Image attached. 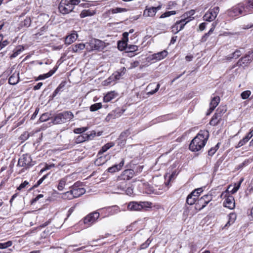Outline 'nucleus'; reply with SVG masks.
<instances>
[{"label":"nucleus","mask_w":253,"mask_h":253,"mask_svg":"<svg viewBox=\"0 0 253 253\" xmlns=\"http://www.w3.org/2000/svg\"><path fill=\"white\" fill-rule=\"evenodd\" d=\"M253 12V0H245L233 6L227 11V14L231 17L240 15H246Z\"/></svg>","instance_id":"1"},{"label":"nucleus","mask_w":253,"mask_h":253,"mask_svg":"<svg viewBox=\"0 0 253 253\" xmlns=\"http://www.w3.org/2000/svg\"><path fill=\"white\" fill-rule=\"evenodd\" d=\"M209 136L208 131L201 130L191 141L189 144V149L193 152H197L200 150L205 146Z\"/></svg>","instance_id":"2"},{"label":"nucleus","mask_w":253,"mask_h":253,"mask_svg":"<svg viewBox=\"0 0 253 253\" xmlns=\"http://www.w3.org/2000/svg\"><path fill=\"white\" fill-rule=\"evenodd\" d=\"M74 117L73 113L69 111H65L55 115L52 119L54 124H62L69 122Z\"/></svg>","instance_id":"3"},{"label":"nucleus","mask_w":253,"mask_h":253,"mask_svg":"<svg viewBox=\"0 0 253 253\" xmlns=\"http://www.w3.org/2000/svg\"><path fill=\"white\" fill-rule=\"evenodd\" d=\"M106 47L105 43L99 40L93 39L86 42V49L88 51L98 50L102 51Z\"/></svg>","instance_id":"4"},{"label":"nucleus","mask_w":253,"mask_h":253,"mask_svg":"<svg viewBox=\"0 0 253 253\" xmlns=\"http://www.w3.org/2000/svg\"><path fill=\"white\" fill-rule=\"evenodd\" d=\"M152 203L148 202H129L127 205V209L130 211H138L143 209L151 207Z\"/></svg>","instance_id":"5"},{"label":"nucleus","mask_w":253,"mask_h":253,"mask_svg":"<svg viewBox=\"0 0 253 253\" xmlns=\"http://www.w3.org/2000/svg\"><path fill=\"white\" fill-rule=\"evenodd\" d=\"M219 12V7L218 6L211 8L203 16V20L207 22H212L216 18Z\"/></svg>","instance_id":"6"},{"label":"nucleus","mask_w":253,"mask_h":253,"mask_svg":"<svg viewBox=\"0 0 253 253\" xmlns=\"http://www.w3.org/2000/svg\"><path fill=\"white\" fill-rule=\"evenodd\" d=\"M74 7L71 4L68 0H61L59 6V12L63 14H68L73 10Z\"/></svg>","instance_id":"7"},{"label":"nucleus","mask_w":253,"mask_h":253,"mask_svg":"<svg viewBox=\"0 0 253 253\" xmlns=\"http://www.w3.org/2000/svg\"><path fill=\"white\" fill-rule=\"evenodd\" d=\"M34 162L32 161L31 156L29 154H24L18 160L17 166L21 167L28 168L34 165Z\"/></svg>","instance_id":"8"},{"label":"nucleus","mask_w":253,"mask_h":253,"mask_svg":"<svg viewBox=\"0 0 253 253\" xmlns=\"http://www.w3.org/2000/svg\"><path fill=\"white\" fill-rule=\"evenodd\" d=\"M99 215V213L96 211L91 212L84 218L83 222L86 227H89L96 221Z\"/></svg>","instance_id":"9"},{"label":"nucleus","mask_w":253,"mask_h":253,"mask_svg":"<svg viewBox=\"0 0 253 253\" xmlns=\"http://www.w3.org/2000/svg\"><path fill=\"white\" fill-rule=\"evenodd\" d=\"M222 196L225 197V199L223 203L224 206L230 210L234 209L235 207V203L233 196L229 195L227 192L222 193L221 197Z\"/></svg>","instance_id":"10"},{"label":"nucleus","mask_w":253,"mask_h":253,"mask_svg":"<svg viewBox=\"0 0 253 253\" xmlns=\"http://www.w3.org/2000/svg\"><path fill=\"white\" fill-rule=\"evenodd\" d=\"M134 175L133 170L127 169L124 170L117 178L118 181H123L126 182L132 178Z\"/></svg>","instance_id":"11"},{"label":"nucleus","mask_w":253,"mask_h":253,"mask_svg":"<svg viewBox=\"0 0 253 253\" xmlns=\"http://www.w3.org/2000/svg\"><path fill=\"white\" fill-rule=\"evenodd\" d=\"M203 191L202 188H199L193 190L187 197L186 203L190 205H192L196 203L197 198L195 193H201Z\"/></svg>","instance_id":"12"},{"label":"nucleus","mask_w":253,"mask_h":253,"mask_svg":"<svg viewBox=\"0 0 253 253\" xmlns=\"http://www.w3.org/2000/svg\"><path fill=\"white\" fill-rule=\"evenodd\" d=\"M253 60V50L249 51L244 57L241 58L238 62L239 66H246Z\"/></svg>","instance_id":"13"},{"label":"nucleus","mask_w":253,"mask_h":253,"mask_svg":"<svg viewBox=\"0 0 253 253\" xmlns=\"http://www.w3.org/2000/svg\"><path fill=\"white\" fill-rule=\"evenodd\" d=\"M162 5H159L157 7H146L145 9L143 12V15L146 17H153L154 16L157 11L161 9Z\"/></svg>","instance_id":"14"},{"label":"nucleus","mask_w":253,"mask_h":253,"mask_svg":"<svg viewBox=\"0 0 253 253\" xmlns=\"http://www.w3.org/2000/svg\"><path fill=\"white\" fill-rule=\"evenodd\" d=\"M220 101V98L218 96L214 97L211 100L210 103V107L207 113V115H209L218 105Z\"/></svg>","instance_id":"15"},{"label":"nucleus","mask_w":253,"mask_h":253,"mask_svg":"<svg viewBox=\"0 0 253 253\" xmlns=\"http://www.w3.org/2000/svg\"><path fill=\"white\" fill-rule=\"evenodd\" d=\"M19 72L15 71L9 77L8 83L12 85L16 84L19 81Z\"/></svg>","instance_id":"16"},{"label":"nucleus","mask_w":253,"mask_h":253,"mask_svg":"<svg viewBox=\"0 0 253 253\" xmlns=\"http://www.w3.org/2000/svg\"><path fill=\"white\" fill-rule=\"evenodd\" d=\"M167 55L168 52L164 50L162 51L152 54L151 59L155 61H159L164 59Z\"/></svg>","instance_id":"17"},{"label":"nucleus","mask_w":253,"mask_h":253,"mask_svg":"<svg viewBox=\"0 0 253 253\" xmlns=\"http://www.w3.org/2000/svg\"><path fill=\"white\" fill-rule=\"evenodd\" d=\"M74 198H78L85 192V190L84 188H76L75 186L71 189Z\"/></svg>","instance_id":"18"},{"label":"nucleus","mask_w":253,"mask_h":253,"mask_svg":"<svg viewBox=\"0 0 253 253\" xmlns=\"http://www.w3.org/2000/svg\"><path fill=\"white\" fill-rule=\"evenodd\" d=\"M118 93L115 91H111L107 92L103 97V101L104 102H109L112 99L117 97Z\"/></svg>","instance_id":"19"},{"label":"nucleus","mask_w":253,"mask_h":253,"mask_svg":"<svg viewBox=\"0 0 253 253\" xmlns=\"http://www.w3.org/2000/svg\"><path fill=\"white\" fill-rule=\"evenodd\" d=\"M124 160H122L121 162L117 165H115L112 167L109 168L107 169L108 172L111 173H114L116 171H119L121 169L123 166L124 165Z\"/></svg>","instance_id":"20"},{"label":"nucleus","mask_w":253,"mask_h":253,"mask_svg":"<svg viewBox=\"0 0 253 253\" xmlns=\"http://www.w3.org/2000/svg\"><path fill=\"white\" fill-rule=\"evenodd\" d=\"M91 137H93L91 134H88L84 133L82 135H79L75 139V142L76 143H81L85 141L88 140L90 139Z\"/></svg>","instance_id":"21"},{"label":"nucleus","mask_w":253,"mask_h":253,"mask_svg":"<svg viewBox=\"0 0 253 253\" xmlns=\"http://www.w3.org/2000/svg\"><path fill=\"white\" fill-rule=\"evenodd\" d=\"M86 47V43L84 44L80 43L77 44L72 45L69 49H71L73 52H78L79 51L83 50L84 48Z\"/></svg>","instance_id":"22"},{"label":"nucleus","mask_w":253,"mask_h":253,"mask_svg":"<svg viewBox=\"0 0 253 253\" xmlns=\"http://www.w3.org/2000/svg\"><path fill=\"white\" fill-rule=\"evenodd\" d=\"M123 113V112H122ZM121 113L120 109H117L109 113L106 118V120L109 121L111 119H114L116 118L119 117L121 116Z\"/></svg>","instance_id":"23"},{"label":"nucleus","mask_w":253,"mask_h":253,"mask_svg":"<svg viewBox=\"0 0 253 253\" xmlns=\"http://www.w3.org/2000/svg\"><path fill=\"white\" fill-rule=\"evenodd\" d=\"M217 23L216 22H213L211 24V28L209 30V31L206 33L201 38V42H205L207 40L209 36L212 33L214 29L217 25Z\"/></svg>","instance_id":"24"},{"label":"nucleus","mask_w":253,"mask_h":253,"mask_svg":"<svg viewBox=\"0 0 253 253\" xmlns=\"http://www.w3.org/2000/svg\"><path fill=\"white\" fill-rule=\"evenodd\" d=\"M106 210L110 215L116 214L121 211L120 207L116 205L107 207L106 208Z\"/></svg>","instance_id":"25"},{"label":"nucleus","mask_w":253,"mask_h":253,"mask_svg":"<svg viewBox=\"0 0 253 253\" xmlns=\"http://www.w3.org/2000/svg\"><path fill=\"white\" fill-rule=\"evenodd\" d=\"M207 204L206 202L201 197L195 203V209L197 210L200 211L204 209Z\"/></svg>","instance_id":"26"},{"label":"nucleus","mask_w":253,"mask_h":253,"mask_svg":"<svg viewBox=\"0 0 253 253\" xmlns=\"http://www.w3.org/2000/svg\"><path fill=\"white\" fill-rule=\"evenodd\" d=\"M78 38V35L76 33H73L66 37L65 42L66 44H70L75 42Z\"/></svg>","instance_id":"27"},{"label":"nucleus","mask_w":253,"mask_h":253,"mask_svg":"<svg viewBox=\"0 0 253 253\" xmlns=\"http://www.w3.org/2000/svg\"><path fill=\"white\" fill-rule=\"evenodd\" d=\"M221 118L220 115H219L218 114L215 113L211 119L210 124L213 126H216L219 123Z\"/></svg>","instance_id":"28"},{"label":"nucleus","mask_w":253,"mask_h":253,"mask_svg":"<svg viewBox=\"0 0 253 253\" xmlns=\"http://www.w3.org/2000/svg\"><path fill=\"white\" fill-rule=\"evenodd\" d=\"M117 182H119L117 181ZM126 187V183L125 181H123L122 182H118L116 184V187L118 190V191L116 192L117 193L121 194L123 192L125 191V189Z\"/></svg>","instance_id":"29"},{"label":"nucleus","mask_w":253,"mask_h":253,"mask_svg":"<svg viewBox=\"0 0 253 253\" xmlns=\"http://www.w3.org/2000/svg\"><path fill=\"white\" fill-rule=\"evenodd\" d=\"M195 14V10H191L188 12H185L183 14L181 17L182 19H185L187 20H189V22L194 19V17L192 16Z\"/></svg>","instance_id":"30"},{"label":"nucleus","mask_w":253,"mask_h":253,"mask_svg":"<svg viewBox=\"0 0 253 253\" xmlns=\"http://www.w3.org/2000/svg\"><path fill=\"white\" fill-rule=\"evenodd\" d=\"M31 24V19L29 17H26V18L22 21H21L19 25V28H22L23 27L28 28Z\"/></svg>","instance_id":"31"},{"label":"nucleus","mask_w":253,"mask_h":253,"mask_svg":"<svg viewBox=\"0 0 253 253\" xmlns=\"http://www.w3.org/2000/svg\"><path fill=\"white\" fill-rule=\"evenodd\" d=\"M114 144L113 142H110L103 146L98 153V156H101L104 152H106L109 149L114 146Z\"/></svg>","instance_id":"32"},{"label":"nucleus","mask_w":253,"mask_h":253,"mask_svg":"<svg viewBox=\"0 0 253 253\" xmlns=\"http://www.w3.org/2000/svg\"><path fill=\"white\" fill-rule=\"evenodd\" d=\"M236 217H237V216L235 213H230L228 215V221L227 222V223L225 224V225L224 226V227L225 228V227H228V226H230L231 225H232V224H233L236 219Z\"/></svg>","instance_id":"33"},{"label":"nucleus","mask_w":253,"mask_h":253,"mask_svg":"<svg viewBox=\"0 0 253 253\" xmlns=\"http://www.w3.org/2000/svg\"><path fill=\"white\" fill-rule=\"evenodd\" d=\"M110 157L109 156H105V157L99 156L95 162V165L100 166L105 163Z\"/></svg>","instance_id":"34"},{"label":"nucleus","mask_w":253,"mask_h":253,"mask_svg":"<svg viewBox=\"0 0 253 253\" xmlns=\"http://www.w3.org/2000/svg\"><path fill=\"white\" fill-rule=\"evenodd\" d=\"M130 134V131L129 129L122 132L119 138V140H121L122 141L121 142V143H123V144H124L127 137Z\"/></svg>","instance_id":"35"},{"label":"nucleus","mask_w":253,"mask_h":253,"mask_svg":"<svg viewBox=\"0 0 253 253\" xmlns=\"http://www.w3.org/2000/svg\"><path fill=\"white\" fill-rule=\"evenodd\" d=\"M24 50V47L19 45L14 50L13 54L10 56L11 58H15L20 54Z\"/></svg>","instance_id":"36"},{"label":"nucleus","mask_w":253,"mask_h":253,"mask_svg":"<svg viewBox=\"0 0 253 253\" xmlns=\"http://www.w3.org/2000/svg\"><path fill=\"white\" fill-rule=\"evenodd\" d=\"M65 85V83H61L53 92L52 97H55L58 93L62 92Z\"/></svg>","instance_id":"37"},{"label":"nucleus","mask_w":253,"mask_h":253,"mask_svg":"<svg viewBox=\"0 0 253 253\" xmlns=\"http://www.w3.org/2000/svg\"><path fill=\"white\" fill-rule=\"evenodd\" d=\"M95 14V12L94 11H91L89 9L88 10H84L80 13V17L81 18H84L87 16H91Z\"/></svg>","instance_id":"38"},{"label":"nucleus","mask_w":253,"mask_h":253,"mask_svg":"<svg viewBox=\"0 0 253 253\" xmlns=\"http://www.w3.org/2000/svg\"><path fill=\"white\" fill-rule=\"evenodd\" d=\"M250 139V137H249V134H247L245 137H244L238 142L237 145L235 147V148H238L244 145L246 143H247L249 141Z\"/></svg>","instance_id":"39"},{"label":"nucleus","mask_w":253,"mask_h":253,"mask_svg":"<svg viewBox=\"0 0 253 253\" xmlns=\"http://www.w3.org/2000/svg\"><path fill=\"white\" fill-rule=\"evenodd\" d=\"M61 197L65 200H72L74 199V196L72 194L71 190L62 194Z\"/></svg>","instance_id":"40"},{"label":"nucleus","mask_w":253,"mask_h":253,"mask_svg":"<svg viewBox=\"0 0 253 253\" xmlns=\"http://www.w3.org/2000/svg\"><path fill=\"white\" fill-rule=\"evenodd\" d=\"M55 71L50 70L48 73H47L46 74L41 75L38 77V79H37L36 80H44L46 78H48L50 77V76H51L55 73Z\"/></svg>","instance_id":"41"},{"label":"nucleus","mask_w":253,"mask_h":253,"mask_svg":"<svg viewBox=\"0 0 253 253\" xmlns=\"http://www.w3.org/2000/svg\"><path fill=\"white\" fill-rule=\"evenodd\" d=\"M67 181L66 178H63L59 181L57 188L59 191H62L64 189V186Z\"/></svg>","instance_id":"42"},{"label":"nucleus","mask_w":253,"mask_h":253,"mask_svg":"<svg viewBox=\"0 0 253 253\" xmlns=\"http://www.w3.org/2000/svg\"><path fill=\"white\" fill-rule=\"evenodd\" d=\"M242 54V53L240 50L237 49L235 50L231 55H229L227 57V59H231L233 58H238Z\"/></svg>","instance_id":"43"},{"label":"nucleus","mask_w":253,"mask_h":253,"mask_svg":"<svg viewBox=\"0 0 253 253\" xmlns=\"http://www.w3.org/2000/svg\"><path fill=\"white\" fill-rule=\"evenodd\" d=\"M112 14H116L118 13H122L127 11V9L125 8L116 7L112 8L110 10Z\"/></svg>","instance_id":"44"},{"label":"nucleus","mask_w":253,"mask_h":253,"mask_svg":"<svg viewBox=\"0 0 253 253\" xmlns=\"http://www.w3.org/2000/svg\"><path fill=\"white\" fill-rule=\"evenodd\" d=\"M176 22L179 26V30H181L184 28L185 25L189 22V20L186 21L185 19H181L180 20L177 21Z\"/></svg>","instance_id":"45"},{"label":"nucleus","mask_w":253,"mask_h":253,"mask_svg":"<svg viewBox=\"0 0 253 253\" xmlns=\"http://www.w3.org/2000/svg\"><path fill=\"white\" fill-rule=\"evenodd\" d=\"M102 104L101 103H95L90 107V110L92 112L96 111L98 109L101 108Z\"/></svg>","instance_id":"46"},{"label":"nucleus","mask_w":253,"mask_h":253,"mask_svg":"<svg viewBox=\"0 0 253 253\" xmlns=\"http://www.w3.org/2000/svg\"><path fill=\"white\" fill-rule=\"evenodd\" d=\"M226 111V109L225 107L220 106L218 108V109L216 110L215 114H218L219 115H220V117L222 118V116L223 114H224Z\"/></svg>","instance_id":"47"},{"label":"nucleus","mask_w":253,"mask_h":253,"mask_svg":"<svg viewBox=\"0 0 253 253\" xmlns=\"http://www.w3.org/2000/svg\"><path fill=\"white\" fill-rule=\"evenodd\" d=\"M12 244V241H9L4 243H0V249H3L10 247Z\"/></svg>","instance_id":"48"},{"label":"nucleus","mask_w":253,"mask_h":253,"mask_svg":"<svg viewBox=\"0 0 253 253\" xmlns=\"http://www.w3.org/2000/svg\"><path fill=\"white\" fill-rule=\"evenodd\" d=\"M201 198L206 202L207 205L212 200V197L211 194L205 195Z\"/></svg>","instance_id":"49"},{"label":"nucleus","mask_w":253,"mask_h":253,"mask_svg":"<svg viewBox=\"0 0 253 253\" xmlns=\"http://www.w3.org/2000/svg\"><path fill=\"white\" fill-rule=\"evenodd\" d=\"M88 128L87 127H79V128H76L74 129V132L75 133H82L84 132H85L87 130Z\"/></svg>","instance_id":"50"},{"label":"nucleus","mask_w":253,"mask_h":253,"mask_svg":"<svg viewBox=\"0 0 253 253\" xmlns=\"http://www.w3.org/2000/svg\"><path fill=\"white\" fill-rule=\"evenodd\" d=\"M251 94V92L250 90H246L243 91L241 94V96L243 99H246L249 98Z\"/></svg>","instance_id":"51"},{"label":"nucleus","mask_w":253,"mask_h":253,"mask_svg":"<svg viewBox=\"0 0 253 253\" xmlns=\"http://www.w3.org/2000/svg\"><path fill=\"white\" fill-rule=\"evenodd\" d=\"M128 52H134L138 50V46L135 45H127L126 47Z\"/></svg>","instance_id":"52"},{"label":"nucleus","mask_w":253,"mask_h":253,"mask_svg":"<svg viewBox=\"0 0 253 253\" xmlns=\"http://www.w3.org/2000/svg\"><path fill=\"white\" fill-rule=\"evenodd\" d=\"M47 174L43 175L41 178H40L37 182L33 186L32 188H35L39 186L42 183L43 181L46 178Z\"/></svg>","instance_id":"53"},{"label":"nucleus","mask_w":253,"mask_h":253,"mask_svg":"<svg viewBox=\"0 0 253 253\" xmlns=\"http://www.w3.org/2000/svg\"><path fill=\"white\" fill-rule=\"evenodd\" d=\"M171 29L172 32L174 34H177L179 31H181V30H179V27L178 24H177V22L172 26Z\"/></svg>","instance_id":"54"},{"label":"nucleus","mask_w":253,"mask_h":253,"mask_svg":"<svg viewBox=\"0 0 253 253\" xmlns=\"http://www.w3.org/2000/svg\"><path fill=\"white\" fill-rule=\"evenodd\" d=\"M127 45V44L125 42H118V48L121 50H123L125 49V48H126Z\"/></svg>","instance_id":"55"},{"label":"nucleus","mask_w":253,"mask_h":253,"mask_svg":"<svg viewBox=\"0 0 253 253\" xmlns=\"http://www.w3.org/2000/svg\"><path fill=\"white\" fill-rule=\"evenodd\" d=\"M151 242V240L148 239L147 241L140 246V249H146Z\"/></svg>","instance_id":"56"},{"label":"nucleus","mask_w":253,"mask_h":253,"mask_svg":"<svg viewBox=\"0 0 253 253\" xmlns=\"http://www.w3.org/2000/svg\"><path fill=\"white\" fill-rule=\"evenodd\" d=\"M218 144H217L215 147L214 148H211L210 150H209L208 151V154L209 156H212L215 153V152L216 151V150L218 149Z\"/></svg>","instance_id":"57"},{"label":"nucleus","mask_w":253,"mask_h":253,"mask_svg":"<svg viewBox=\"0 0 253 253\" xmlns=\"http://www.w3.org/2000/svg\"><path fill=\"white\" fill-rule=\"evenodd\" d=\"M176 5H177V4L175 2L170 1L169 2V3L167 5V9H171L172 8H175L176 6Z\"/></svg>","instance_id":"58"},{"label":"nucleus","mask_w":253,"mask_h":253,"mask_svg":"<svg viewBox=\"0 0 253 253\" xmlns=\"http://www.w3.org/2000/svg\"><path fill=\"white\" fill-rule=\"evenodd\" d=\"M160 84H157L156 86V88H155V89L149 91V92H148L147 94H150V95H152V94H155L156 92H157L158 91V90L160 88Z\"/></svg>","instance_id":"59"},{"label":"nucleus","mask_w":253,"mask_h":253,"mask_svg":"<svg viewBox=\"0 0 253 253\" xmlns=\"http://www.w3.org/2000/svg\"><path fill=\"white\" fill-rule=\"evenodd\" d=\"M28 184H29V182L27 181H25L19 186V187L17 188V190H21L22 189L24 188Z\"/></svg>","instance_id":"60"},{"label":"nucleus","mask_w":253,"mask_h":253,"mask_svg":"<svg viewBox=\"0 0 253 253\" xmlns=\"http://www.w3.org/2000/svg\"><path fill=\"white\" fill-rule=\"evenodd\" d=\"M139 65V62L137 61H134L133 62L131 63L130 66L129 68V69H133L135 68Z\"/></svg>","instance_id":"61"},{"label":"nucleus","mask_w":253,"mask_h":253,"mask_svg":"<svg viewBox=\"0 0 253 253\" xmlns=\"http://www.w3.org/2000/svg\"><path fill=\"white\" fill-rule=\"evenodd\" d=\"M49 234V230L48 229H45L41 234L42 238H46Z\"/></svg>","instance_id":"62"},{"label":"nucleus","mask_w":253,"mask_h":253,"mask_svg":"<svg viewBox=\"0 0 253 253\" xmlns=\"http://www.w3.org/2000/svg\"><path fill=\"white\" fill-rule=\"evenodd\" d=\"M248 163H249V160H245L244 162H243L242 163L239 165L238 166V169L242 168L244 167L247 166L248 164Z\"/></svg>","instance_id":"63"},{"label":"nucleus","mask_w":253,"mask_h":253,"mask_svg":"<svg viewBox=\"0 0 253 253\" xmlns=\"http://www.w3.org/2000/svg\"><path fill=\"white\" fill-rule=\"evenodd\" d=\"M43 195L42 194H39L34 199H33L32 201V203H34L38 201L40 198H42Z\"/></svg>","instance_id":"64"}]
</instances>
